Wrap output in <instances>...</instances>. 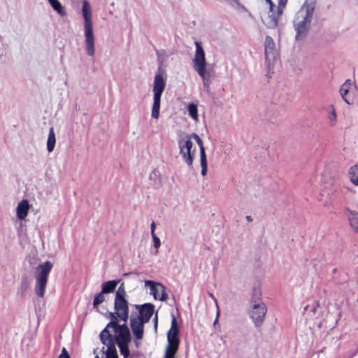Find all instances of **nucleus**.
I'll list each match as a JSON object with an SVG mask.
<instances>
[{"mask_svg": "<svg viewBox=\"0 0 358 358\" xmlns=\"http://www.w3.org/2000/svg\"><path fill=\"white\" fill-rule=\"evenodd\" d=\"M266 312L267 307L262 299L261 287L259 285H255L252 288L248 315L256 327L262 326Z\"/></svg>", "mask_w": 358, "mask_h": 358, "instance_id": "obj_1", "label": "nucleus"}, {"mask_svg": "<svg viewBox=\"0 0 358 358\" xmlns=\"http://www.w3.org/2000/svg\"><path fill=\"white\" fill-rule=\"evenodd\" d=\"M82 4V15L84 19L85 47L87 55L92 57L95 53V37L93 33L92 8L87 0L83 1Z\"/></svg>", "mask_w": 358, "mask_h": 358, "instance_id": "obj_2", "label": "nucleus"}, {"mask_svg": "<svg viewBox=\"0 0 358 358\" xmlns=\"http://www.w3.org/2000/svg\"><path fill=\"white\" fill-rule=\"evenodd\" d=\"M313 7L304 6L296 13L294 20L296 40L303 38L306 36L313 18Z\"/></svg>", "mask_w": 358, "mask_h": 358, "instance_id": "obj_3", "label": "nucleus"}, {"mask_svg": "<svg viewBox=\"0 0 358 358\" xmlns=\"http://www.w3.org/2000/svg\"><path fill=\"white\" fill-rule=\"evenodd\" d=\"M52 267L53 264L50 261H46L38 264L36 268L34 273L36 280L34 291L36 294L40 298H43L45 295L48 276Z\"/></svg>", "mask_w": 358, "mask_h": 358, "instance_id": "obj_4", "label": "nucleus"}, {"mask_svg": "<svg viewBox=\"0 0 358 358\" xmlns=\"http://www.w3.org/2000/svg\"><path fill=\"white\" fill-rule=\"evenodd\" d=\"M165 80L161 73H157L155 76L153 84V104L152 106L151 116L152 118L158 119L159 117V109L162 94L165 88Z\"/></svg>", "mask_w": 358, "mask_h": 358, "instance_id": "obj_5", "label": "nucleus"}, {"mask_svg": "<svg viewBox=\"0 0 358 358\" xmlns=\"http://www.w3.org/2000/svg\"><path fill=\"white\" fill-rule=\"evenodd\" d=\"M196 46V51L194 57L193 59V68L202 78L204 84L208 78V75L206 71V62L205 58L204 50L201 44L199 41L194 42Z\"/></svg>", "mask_w": 358, "mask_h": 358, "instance_id": "obj_6", "label": "nucleus"}, {"mask_svg": "<svg viewBox=\"0 0 358 358\" xmlns=\"http://www.w3.org/2000/svg\"><path fill=\"white\" fill-rule=\"evenodd\" d=\"M193 143L189 134L180 136L178 140V148L182 160L189 166H192L195 150H192Z\"/></svg>", "mask_w": 358, "mask_h": 358, "instance_id": "obj_7", "label": "nucleus"}, {"mask_svg": "<svg viewBox=\"0 0 358 358\" xmlns=\"http://www.w3.org/2000/svg\"><path fill=\"white\" fill-rule=\"evenodd\" d=\"M113 336L115 338V345L117 343L120 348L121 355L124 358H127L130 354L128 344L131 341V334L129 329L127 325L124 323L121 327L120 331L115 334Z\"/></svg>", "mask_w": 358, "mask_h": 358, "instance_id": "obj_8", "label": "nucleus"}, {"mask_svg": "<svg viewBox=\"0 0 358 358\" xmlns=\"http://www.w3.org/2000/svg\"><path fill=\"white\" fill-rule=\"evenodd\" d=\"M265 61L268 73H270L273 68L274 62L277 57L275 44L270 36H266L264 41Z\"/></svg>", "mask_w": 358, "mask_h": 358, "instance_id": "obj_9", "label": "nucleus"}, {"mask_svg": "<svg viewBox=\"0 0 358 358\" xmlns=\"http://www.w3.org/2000/svg\"><path fill=\"white\" fill-rule=\"evenodd\" d=\"M145 285L150 288V294L153 296L155 300L165 301L167 299L168 296L166 289L162 284L152 280H145Z\"/></svg>", "mask_w": 358, "mask_h": 358, "instance_id": "obj_10", "label": "nucleus"}, {"mask_svg": "<svg viewBox=\"0 0 358 358\" xmlns=\"http://www.w3.org/2000/svg\"><path fill=\"white\" fill-rule=\"evenodd\" d=\"M114 310L118 318L127 322L129 319V303L126 298L115 297L114 299Z\"/></svg>", "mask_w": 358, "mask_h": 358, "instance_id": "obj_11", "label": "nucleus"}, {"mask_svg": "<svg viewBox=\"0 0 358 358\" xmlns=\"http://www.w3.org/2000/svg\"><path fill=\"white\" fill-rule=\"evenodd\" d=\"M101 343L107 347L106 350L103 347L101 349L102 355H106V358H118L117 350L115 345L114 336L100 337Z\"/></svg>", "mask_w": 358, "mask_h": 358, "instance_id": "obj_12", "label": "nucleus"}, {"mask_svg": "<svg viewBox=\"0 0 358 358\" xmlns=\"http://www.w3.org/2000/svg\"><path fill=\"white\" fill-rule=\"evenodd\" d=\"M109 317L111 321L106 325V327L101 331L99 334V337L104 336H113V335L110 332L109 329H112L113 331L115 334H117L120 331L122 325L118 324L117 319L118 317L116 315V311L114 313H110Z\"/></svg>", "mask_w": 358, "mask_h": 358, "instance_id": "obj_13", "label": "nucleus"}, {"mask_svg": "<svg viewBox=\"0 0 358 358\" xmlns=\"http://www.w3.org/2000/svg\"><path fill=\"white\" fill-rule=\"evenodd\" d=\"M138 310L139 315H134L136 317L141 318L143 322H148L153 315L155 306L150 303H146L143 305H135Z\"/></svg>", "mask_w": 358, "mask_h": 358, "instance_id": "obj_14", "label": "nucleus"}, {"mask_svg": "<svg viewBox=\"0 0 358 358\" xmlns=\"http://www.w3.org/2000/svg\"><path fill=\"white\" fill-rule=\"evenodd\" d=\"M145 323L143 322L141 318L136 317L134 315H131L130 317V326L132 330V332L136 337V339H141L143 336V324Z\"/></svg>", "mask_w": 358, "mask_h": 358, "instance_id": "obj_15", "label": "nucleus"}, {"mask_svg": "<svg viewBox=\"0 0 358 358\" xmlns=\"http://www.w3.org/2000/svg\"><path fill=\"white\" fill-rule=\"evenodd\" d=\"M179 330H169L167 334L168 345L166 349L178 351L179 346V338H178Z\"/></svg>", "mask_w": 358, "mask_h": 358, "instance_id": "obj_16", "label": "nucleus"}, {"mask_svg": "<svg viewBox=\"0 0 358 358\" xmlns=\"http://www.w3.org/2000/svg\"><path fill=\"white\" fill-rule=\"evenodd\" d=\"M282 14L278 13V6L277 10L274 9L271 11L269 9L268 15L266 19L264 21V24L270 29H275L278 26V20L280 15Z\"/></svg>", "mask_w": 358, "mask_h": 358, "instance_id": "obj_17", "label": "nucleus"}, {"mask_svg": "<svg viewBox=\"0 0 358 358\" xmlns=\"http://www.w3.org/2000/svg\"><path fill=\"white\" fill-rule=\"evenodd\" d=\"M29 209V204L27 199H23L20 201L16 208L17 218L20 220H24L28 214Z\"/></svg>", "mask_w": 358, "mask_h": 358, "instance_id": "obj_18", "label": "nucleus"}, {"mask_svg": "<svg viewBox=\"0 0 358 358\" xmlns=\"http://www.w3.org/2000/svg\"><path fill=\"white\" fill-rule=\"evenodd\" d=\"M120 282V280H108L105 282L101 285V291L105 294L111 293L115 290Z\"/></svg>", "mask_w": 358, "mask_h": 358, "instance_id": "obj_19", "label": "nucleus"}, {"mask_svg": "<svg viewBox=\"0 0 358 358\" xmlns=\"http://www.w3.org/2000/svg\"><path fill=\"white\" fill-rule=\"evenodd\" d=\"M352 81L350 80H347L345 83H343L341 87H340V94H341V96H342L343 99L344 100V101L348 103V104H351L352 103L348 99V98L346 97V95L348 94L351 86H352Z\"/></svg>", "mask_w": 358, "mask_h": 358, "instance_id": "obj_20", "label": "nucleus"}, {"mask_svg": "<svg viewBox=\"0 0 358 358\" xmlns=\"http://www.w3.org/2000/svg\"><path fill=\"white\" fill-rule=\"evenodd\" d=\"M48 1L53 10H55L59 15L62 17L66 15L65 8L59 0H48Z\"/></svg>", "mask_w": 358, "mask_h": 358, "instance_id": "obj_21", "label": "nucleus"}, {"mask_svg": "<svg viewBox=\"0 0 358 358\" xmlns=\"http://www.w3.org/2000/svg\"><path fill=\"white\" fill-rule=\"evenodd\" d=\"M327 111L328 112L327 120L329 124L331 127H334L337 120V114L334 106L333 105L329 106L327 108Z\"/></svg>", "mask_w": 358, "mask_h": 358, "instance_id": "obj_22", "label": "nucleus"}, {"mask_svg": "<svg viewBox=\"0 0 358 358\" xmlns=\"http://www.w3.org/2000/svg\"><path fill=\"white\" fill-rule=\"evenodd\" d=\"M56 137L53 127H50L49 130L48 141H47V150L49 152H51L55 146Z\"/></svg>", "mask_w": 358, "mask_h": 358, "instance_id": "obj_23", "label": "nucleus"}, {"mask_svg": "<svg viewBox=\"0 0 358 358\" xmlns=\"http://www.w3.org/2000/svg\"><path fill=\"white\" fill-rule=\"evenodd\" d=\"M348 175L350 181L358 186V165L356 164L350 168Z\"/></svg>", "mask_w": 358, "mask_h": 358, "instance_id": "obj_24", "label": "nucleus"}, {"mask_svg": "<svg viewBox=\"0 0 358 358\" xmlns=\"http://www.w3.org/2000/svg\"><path fill=\"white\" fill-rule=\"evenodd\" d=\"M348 220L351 227L355 232L358 233V214L355 211H350L348 215Z\"/></svg>", "mask_w": 358, "mask_h": 358, "instance_id": "obj_25", "label": "nucleus"}, {"mask_svg": "<svg viewBox=\"0 0 358 358\" xmlns=\"http://www.w3.org/2000/svg\"><path fill=\"white\" fill-rule=\"evenodd\" d=\"M189 136H191V139L194 138L198 144L200 150V157L206 156L203 142L199 135L195 133H192L191 135H189Z\"/></svg>", "mask_w": 358, "mask_h": 358, "instance_id": "obj_26", "label": "nucleus"}, {"mask_svg": "<svg viewBox=\"0 0 358 358\" xmlns=\"http://www.w3.org/2000/svg\"><path fill=\"white\" fill-rule=\"evenodd\" d=\"M189 115L194 120H198V110L196 104L192 103L187 106Z\"/></svg>", "mask_w": 358, "mask_h": 358, "instance_id": "obj_27", "label": "nucleus"}, {"mask_svg": "<svg viewBox=\"0 0 358 358\" xmlns=\"http://www.w3.org/2000/svg\"><path fill=\"white\" fill-rule=\"evenodd\" d=\"M104 294L105 293H103V292L101 291V292L95 296L93 301V307L94 308H97L98 306L105 301L106 299Z\"/></svg>", "mask_w": 358, "mask_h": 358, "instance_id": "obj_28", "label": "nucleus"}, {"mask_svg": "<svg viewBox=\"0 0 358 358\" xmlns=\"http://www.w3.org/2000/svg\"><path fill=\"white\" fill-rule=\"evenodd\" d=\"M126 295H127V293H126V291H125L124 283L122 282L120 284V285L119 286L117 290L116 291L115 296V297H124V298H126Z\"/></svg>", "mask_w": 358, "mask_h": 358, "instance_id": "obj_29", "label": "nucleus"}, {"mask_svg": "<svg viewBox=\"0 0 358 358\" xmlns=\"http://www.w3.org/2000/svg\"><path fill=\"white\" fill-rule=\"evenodd\" d=\"M201 174L205 176L207 173L206 156L201 157Z\"/></svg>", "mask_w": 358, "mask_h": 358, "instance_id": "obj_30", "label": "nucleus"}, {"mask_svg": "<svg viewBox=\"0 0 358 358\" xmlns=\"http://www.w3.org/2000/svg\"><path fill=\"white\" fill-rule=\"evenodd\" d=\"M152 236V241H153V246L155 249H157V251L155 252V254H157L158 251L157 250L159 249V248L160 247L161 245V241L160 239L157 237V236L156 234H153Z\"/></svg>", "mask_w": 358, "mask_h": 358, "instance_id": "obj_31", "label": "nucleus"}, {"mask_svg": "<svg viewBox=\"0 0 358 358\" xmlns=\"http://www.w3.org/2000/svg\"><path fill=\"white\" fill-rule=\"evenodd\" d=\"M287 0H278V13L282 14L286 6Z\"/></svg>", "mask_w": 358, "mask_h": 358, "instance_id": "obj_32", "label": "nucleus"}, {"mask_svg": "<svg viewBox=\"0 0 358 358\" xmlns=\"http://www.w3.org/2000/svg\"><path fill=\"white\" fill-rule=\"evenodd\" d=\"M177 351L165 349V353L163 358H174Z\"/></svg>", "mask_w": 358, "mask_h": 358, "instance_id": "obj_33", "label": "nucleus"}, {"mask_svg": "<svg viewBox=\"0 0 358 358\" xmlns=\"http://www.w3.org/2000/svg\"><path fill=\"white\" fill-rule=\"evenodd\" d=\"M218 315H219V311L217 312V317L213 322V327H214V331L212 333V335H216L217 336H220V330L218 331L217 329V322H218Z\"/></svg>", "mask_w": 358, "mask_h": 358, "instance_id": "obj_34", "label": "nucleus"}, {"mask_svg": "<svg viewBox=\"0 0 358 358\" xmlns=\"http://www.w3.org/2000/svg\"><path fill=\"white\" fill-rule=\"evenodd\" d=\"M319 306H320L319 301H315L314 303H313V305L311 306V309H310V312L312 313L313 315H314L316 313L317 309L318 308Z\"/></svg>", "mask_w": 358, "mask_h": 358, "instance_id": "obj_35", "label": "nucleus"}, {"mask_svg": "<svg viewBox=\"0 0 358 358\" xmlns=\"http://www.w3.org/2000/svg\"><path fill=\"white\" fill-rule=\"evenodd\" d=\"M59 358H70L69 352L65 348H63Z\"/></svg>", "mask_w": 358, "mask_h": 358, "instance_id": "obj_36", "label": "nucleus"}, {"mask_svg": "<svg viewBox=\"0 0 358 358\" xmlns=\"http://www.w3.org/2000/svg\"><path fill=\"white\" fill-rule=\"evenodd\" d=\"M170 330H178L176 319L174 316L173 317V319L171 321V327Z\"/></svg>", "mask_w": 358, "mask_h": 358, "instance_id": "obj_37", "label": "nucleus"}, {"mask_svg": "<svg viewBox=\"0 0 358 358\" xmlns=\"http://www.w3.org/2000/svg\"><path fill=\"white\" fill-rule=\"evenodd\" d=\"M155 228H156L155 222H152L151 223V225H150V233H151V236H152L153 234H155Z\"/></svg>", "mask_w": 358, "mask_h": 358, "instance_id": "obj_38", "label": "nucleus"}, {"mask_svg": "<svg viewBox=\"0 0 358 358\" xmlns=\"http://www.w3.org/2000/svg\"><path fill=\"white\" fill-rule=\"evenodd\" d=\"M266 1L269 4L271 11H272V10L275 8L274 3L272 2L271 0H266Z\"/></svg>", "mask_w": 358, "mask_h": 358, "instance_id": "obj_39", "label": "nucleus"}, {"mask_svg": "<svg viewBox=\"0 0 358 358\" xmlns=\"http://www.w3.org/2000/svg\"><path fill=\"white\" fill-rule=\"evenodd\" d=\"M154 322H155V328L157 329V315L154 319Z\"/></svg>", "mask_w": 358, "mask_h": 358, "instance_id": "obj_40", "label": "nucleus"}, {"mask_svg": "<svg viewBox=\"0 0 358 358\" xmlns=\"http://www.w3.org/2000/svg\"><path fill=\"white\" fill-rule=\"evenodd\" d=\"M246 220L248 222H252V217L250 215H247L246 216Z\"/></svg>", "mask_w": 358, "mask_h": 358, "instance_id": "obj_41", "label": "nucleus"}, {"mask_svg": "<svg viewBox=\"0 0 358 358\" xmlns=\"http://www.w3.org/2000/svg\"><path fill=\"white\" fill-rule=\"evenodd\" d=\"M309 308V306L307 305L306 306L304 307V311H306Z\"/></svg>", "mask_w": 358, "mask_h": 358, "instance_id": "obj_42", "label": "nucleus"}, {"mask_svg": "<svg viewBox=\"0 0 358 358\" xmlns=\"http://www.w3.org/2000/svg\"><path fill=\"white\" fill-rule=\"evenodd\" d=\"M95 358H100V357H99V356L98 355H96L95 356Z\"/></svg>", "mask_w": 358, "mask_h": 358, "instance_id": "obj_43", "label": "nucleus"}]
</instances>
